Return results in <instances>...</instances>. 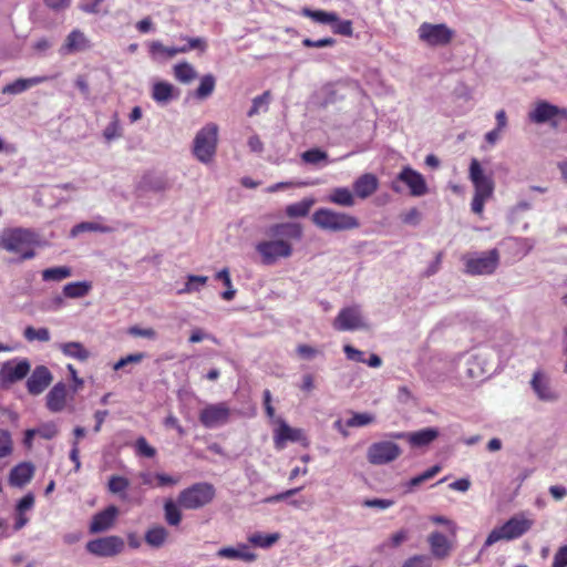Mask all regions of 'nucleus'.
<instances>
[{
	"label": "nucleus",
	"mask_w": 567,
	"mask_h": 567,
	"mask_svg": "<svg viewBox=\"0 0 567 567\" xmlns=\"http://www.w3.org/2000/svg\"><path fill=\"white\" fill-rule=\"evenodd\" d=\"M66 385L63 382L56 383L47 394V408L53 413L63 411L66 405Z\"/></svg>",
	"instance_id": "obj_24"
},
{
	"label": "nucleus",
	"mask_w": 567,
	"mask_h": 567,
	"mask_svg": "<svg viewBox=\"0 0 567 567\" xmlns=\"http://www.w3.org/2000/svg\"><path fill=\"white\" fill-rule=\"evenodd\" d=\"M37 243V236L33 231L23 228H13L6 230L0 239L3 249L10 252L19 254L21 259H32L34 257L33 245Z\"/></svg>",
	"instance_id": "obj_3"
},
{
	"label": "nucleus",
	"mask_w": 567,
	"mask_h": 567,
	"mask_svg": "<svg viewBox=\"0 0 567 567\" xmlns=\"http://www.w3.org/2000/svg\"><path fill=\"white\" fill-rule=\"evenodd\" d=\"M530 386L542 401H555L558 398L551 390L549 378L540 370L534 372Z\"/></svg>",
	"instance_id": "obj_21"
},
{
	"label": "nucleus",
	"mask_w": 567,
	"mask_h": 567,
	"mask_svg": "<svg viewBox=\"0 0 567 567\" xmlns=\"http://www.w3.org/2000/svg\"><path fill=\"white\" fill-rule=\"evenodd\" d=\"M230 417V409L225 402L207 404L199 412V421L207 429L225 425Z\"/></svg>",
	"instance_id": "obj_10"
},
{
	"label": "nucleus",
	"mask_w": 567,
	"mask_h": 567,
	"mask_svg": "<svg viewBox=\"0 0 567 567\" xmlns=\"http://www.w3.org/2000/svg\"><path fill=\"white\" fill-rule=\"evenodd\" d=\"M173 71L175 79L184 84L190 83L198 76L195 68L188 62L177 63Z\"/></svg>",
	"instance_id": "obj_33"
},
{
	"label": "nucleus",
	"mask_w": 567,
	"mask_h": 567,
	"mask_svg": "<svg viewBox=\"0 0 567 567\" xmlns=\"http://www.w3.org/2000/svg\"><path fill=\"white\" fill-rule=\"evenodd\" d=\"M402 453L401 447L390 441L373 443L368 450V460L371 464L382 465L396 460Z\"/></svg>",
	"instance_id": "obj_11"
},
{
	"label": "nucleus",
	"mask_w": 567,
	"mask_h": 567,
	"mask_svg": "<svg viewBox=\"0 0 567 567\" xmlns=\"http://www.w3.org/2000/svg\"><path fill=\"white\" fill-rule=\"evenodd\" d=\"M394 504L391 499H382V498H373V499H365L362 502L363 506L367 507H373L378 509H386L391 507Z\"/></svg>",
	"instance_id": "obj_60"
},
{
	"label": "nucleus",
	"mask_w": 567,
	"mask_h": 567,
	"mask_svg": "<svg viewBox=\"0 0 567 567\" xmlns=\"http://www.w3.org/2000/svg\"><path fill=\"white\" fill-rule=\"evenodd\" d=\"M333 327L340 331H348L354 328V309L351 307L340 311L333 322Z\"/></svg>",
	"instance_id": "obj_34"
},
{
	"label": "nucleus",
	"mask_w": 567,
	"mask_h": 567,
	"mask_svg": "<svg viewBox=\"0 0 567 567\" xmlns=\"http://www.w3.org/2000/svg\"><path fill=\"white\" fill-rule=\"evenodd\" d=\"M390 436L393 439H406L412 446L421 447L432 443L439 436V431L434 427H426L412 433H392Z\"/></svg>",
	"instance_id": "obj_20"
},
{
	"label": "nucleus",
	"mask_w": 567,
	"mask_h": 567,
	"mask_svg": "<svg viewBox=\"0 0 567 567\" xmlns=\"http://www.w3.org/2000/svg\"><path fill=\"white\" fill-rule=\"evenodd\" d=\"M470 179L474 186V196L471 203V209L476 215H482L485 203L493 197L494 182L492 177L486 176L476 158L470 164Z\"/></svg>",
	"instance_id": "obj_2"
},
{
	"label": "nucleus",
	"mask_w": 567,
	"mask_h": 567,
	"mask_svg": "<svg viewBox=\"0 0 567 567\" xmlns=\"http://www.w3.org/2000/svg\"><path fill=\"white\" fill-rule=\"evenodd\" d=\"M441 471H442V466L441 465H437V464L433 465L432 467H430L429 470H426L422 474L412 477L410 480V482H409V487L412 488V487H416V486L421 485L422 483L433 478Z\"/></svg>",
	"instance_id": "obj_50"
},
{
	"label": "nucleus",
	"mask_w": 567,
	"mask_h": 567,
	"mask_svg": "<svg viewBox=\"0 0 567 567\" xmlns=\"http://www.w3.org/2000/svg\"><path fill=\"white\" fill-rule=\"evenodd\" d=\"M86 549L99 557H112L124 549V540L120 536H106L90 540Z\"/></svg>",
	"instance_id": "obj_13"
},
{
	"label": "nucleus",
	"mask_w": 567,
	"mask_h": 567,
	"mask_svg": "<svg viewBox=\"0 0 567 567\" xmlns=\"http://www.w3.org/2000/svg\"><path fill=\"white\" fill-rule=\"evenodd\" d=\"M72 276V270L68 266L47 268L42 271L44 281H62Z\"/></svg>",
	"instance_id": "obj_40"
},
{
	"label": "nucleus",
	"mask_w": 567,
	"mask_h": 567,
	"mask_svg": "<svg viewBox=\"0 0 567 567\" xmlns=\"http://www.w3.org/2000/svg\"><path fill=\"white\" fill-rule=\"evenodd\" d=\"M364 355V352L357 350V362L367 363L372 368H378L382 364V360L378 354L372 353L370 354L369 359H365Z\"/></svg>",
	"instance_id": "obj_59"
},
{
	"label": "nucleus",
	"mask_w": 567,
	"mask_h": 567,
	"mask_svg": "<svg viewBox=\"0 0 567 567\" xmlns=\"http://www.w3.org/2000/svg\"><path fill=\"white\" fill-rule=\"evenodd\" d=\"M164 516L165 520L171 526L179 525L182 520V512L179 509L178 502L175 503L172 499H167L164 503Z\"/></svg>",
	"instance_id": "obj_39"
},
{
	"label": "nucleus",
	"mask_w": 567,
	"mask_h": 567,
	"mask_svg": "<svg viewBox=\"0 0 567 567\" xmlns=\"http://www.w3.org/2000/svg\"><path fill=\"white\" fill-rule=\"evenodd\" d=\"M152 99L159 105H167L179 96V90L166 81H157L152 85Z\"/></svg>",
	"instance_id": "obj_23"
},
{
	"label": "nucleus",
	"mask_w": 567,
	"mask_h": 567,
	"mask_svg": "<svg viewBox=\"0 0 567 567\" xmlns=\"http://www.w3.org/2000/svg\"><path fill=\"white\" fill-rule=\"evenodd\" d=\"M136 451L140 455L146 457H154L156 454V450L151 446L145 437H138L135 443Z\"/></svg>",
	"instance_id": "obj_56"
},
{
	"label": "nucleus",
	"mask_w": 567,
	"mask_h": 567,
	"mask_svg": "<svg viewBox=\"0 0 567 567\" xmlns=\"http://www.w3.org/2000/svg\"><path fill=\"white\" fill-rule=\"evenodd\" d=\"M130 482L123 476H111L109 480L107 488L112 494L120 495L121 499H127L125 491L128 488Z\"/></svg>",
	"instance_id": "obj_41"
},
{
	"label": "nucleus",
	"mask_w": 567,
	"mask_h": 567,
	"mask_svg": "<svg viewBox=\"0 0 567 567\" xmlns=\"http://www.w3.org/2000/svg\"><path fill=\"white\" fill-rule=\"evenodd\" d=\"M312 223L327 231H342L354 227V218L330 208H319L312 214Z\"/></svg>",
	"instance_id": "obj_7"
},
{
	"label": "nucleus",
	"mask_w": 567,
	"mask_h": 567,
	"mask_svg": "<svg viewBox=\"0 0 567 567\" xmlns=\"http://www.w3.org/2000/svg\"><path fill=\"white\" fill-rule=\"evenodd\" d=\"M208 278L206 276H196L189 275L187 277V281L185 287L178 291V293H190L200 291V289L206 285Z\"/></svg>",
	"instance_id": "obj_46"
},
{
	"label": "nucleus",
	"mask_w": 567,
	"mask_h": 567,
	"mask_svg": "<svg viewBox=\"0 0 567 567\" xmlns=\"http://www.w3.org/2000/svg\"><path fill=\"white\" fill-rule=\"evenodd\" d=\"M465 271L472 276L492 275L499 264L497 249L483 252L476 257H465Z\"/></svg>",
	"instance_id": "obj_9"
},
{
	"label": "nucleus",
	"mask_w": 567,
	"mask_h": 567,
	"mask_svg": "<svg viewBox=\"0 0 567 567\" xmlns=\"http://www.w3.org/2000/svg\"><path fill=\"white\" fill-rule=\"evenodd\" d=\"M23 337L30 342H32V341L48 342L51 338V334H50V331L48 328L35 329V328L29 326L24 329Z\"/></svg>",
	"instance_id": "obj_47"
},
{
	"label": "nucleus",
	"mask_w": 567,
	"mask_h": 567,
	"mask_svg": "<svg viewBox=\"0 0 567 567\" xmlns=\"http://www.w3.org/2000/svg\"><path fill=\"white\" fill-rule=\"evenodd\" d=\"M117 515L118 509L114 505H110L104 511L96 513L92 517L90 524V533L99 534L110 529L113 526Z\"/></svg>",
	"instance_id": "obj_19"
},
{
	"label": "nucleus",
	"mask_w": 567,
	"mask_h": 567,
	"mask_svg": "<svg viewBox=\"0 0 567 567\" xmlns=\"http://www.w3.org/2000/svg\"><path fill=\"white\" fill-rule=\"evenodd\" d=\"M430 520L433 523V524H436V525H444L447 529V532L450 533V535L454 538L456 537V534H457V525L455 522L444 517V516H440V515H433L430 517Z\"/></svg>",
	"instance_id": "obj_54"
},
{
	"label": "nucleus",
	"mask_w": 567,
	"mask_h": 567,
	"mask_svg": "<svg viewBox=\"0 0 567 567\" xmlns=\"http://www.w3.org/2000/svg\"><path fill=\"white\" fill-rule=\"evenodd\" d=\"M402 567H433V559L430 555H413L409 557Z\"/></svg>",
	"instance_id": "obj_52"
},
{
	"label": "nucleus",
	"mask_w": 567,
	"mask_h": 567,
	"mask_svg": "<svg viewBox=\"0 0 567 567\" xmlns=\"http://www.w3.org/2000/svg\"><path fill=\"white\" fill-rule=\"evenodd\" d=\"M55 76L53 75H37L28 79H18L12 83L7 84L2 87L3 94L17 95L25 92L27 90L39 85L41 83L48 82Z\"/></svg>",
	"instance_id": "obj_22"
},
{
	"label": "nucleus",
	"mask_w": 567,
	"mask_h": 567,
	"mask_svg": "<svg viewBox=\"0 0 567 567\" xmlns=\"http://www.w3.org/2000/svg\"><path fill=\"white\" fill-rule=\"evenodd\" d=\"M13 452V441L8 430L0 429V458L8 457Z\"/></svg>",
	"instance_id": "obj_49"
},
{
	"label": "nucleus",
	"mask_w": 567,
	"mask_h": 567,
	"mask_svg": "<svg viewBox=\"0 0 567 567\" xmlns=\"http://www.w3.org/2000/svg\"><path fill=\"white\" fill-rule=\"evenodd\" d=\"M332 31L334 33L350 35L352 32V23L351 21H340L339 17L336 14V21L330 24Z\"/></svg>",
	"instance_id": "obj_57"
},
{
	"label": "nucleus",
	"mask_w": 567,
	"mask_h": 567,
	"mask_svg": "<svg viewBox=\"0 0 567 567\" xmlns=\"http://www.w3.org/2000/svg\"><path fill=\"white\" fill-rule=\"evenodd\" d=\"M426 542L430 547L431 557L444 560L450 557L454 549L453 540L449 539L444 534L434 530L427 535Z\"/></svg>",
	"instance_id": "obj_17"
},
{
	"label": "nucleus",
	"mask_w": 567,
	"mask_h": 567,
	"mask_svg": "<svg viewBox=\"0 0 567 567\" xmlns=\"http://www.w3.org/2000/svg\"><path fill=\"white\" fill-rule=\"evenodd\" d=\"M533 522L524 517H512L501 527L494 528L485 539L484 547H489L499 540L519 538L532 528Z\"/></svg>",
	"instance_id": "obj_6"
},
{
	"label": "nucleus",
	"mask_w": 567,
	"mask_h": 567,
	"mask_svg": "<svg viewBox=\"0 0 567 567\" xmlns=\"http://www.w3.org/2000/svg\"><path fill=\"white\" fill-rule=\"evenodd\" d=\"M144 358H145V353H143V352L128 354L126 357L121 358L117 362H115L113 365V370L118 371L130 364H137V363L142 362V360Z\"/></svg>",
	"instance_id": "obj_53"
},
{
	"label": "nucleus",
	"mask_w": 567,
	"mask_h": 567,
	"mask_svg": "<svg viewBox=\"0 0 567 567\" xmlns=\"http://www.w3.org/2000/svg\"><path fill=\"white\" fill-rule=\"evenodd\" d=\"M34 466L30 462H22L16 465L9 475V483L14 487H22L28 484L34 475Z\"/></svg>",
	"instance_id": "obj_25"
},
{
	"label": "nucleus",
	"mask_w": 567,
	"mask_h": 567,
	"mask_svg": "<svg viewBox=\"0 0 567 567\" xmlns=\"http://www.w3.org/2000/svg\"><path fill=\"white\" fill-rule=\"evenodd\" d=\"M148 53L153 61L161 62L177 55L175 47H166L161 41H151L148 43Z\"/></svg>",
	"instance_id": "obj_28"
},
{
	"label": "nucleus",
	"mask_w": 567,
	"mask_h": 567,
	"mask_svg": "<svg viewBox=\"0 0 567 567\" xmlns=\"http://www.w3.org/2000/svg\"><path fill=\"white\" fill-rule=\"evenodd\" d=\"M168 538V530L163 526H153L145 533V542L153 548H159L164 546Z\"/></svg>",
	"instance_id": "obj_29"
},
{
	"label": "nucleus",
	"mask_w": 567,
	"mask_h": 567,
	"mask_svg": "<svg viewBox=\"0 0 567 567\" xmlns=\"http://www.w3.org/2000/svg\"><path fill=\"white\" fill-rule=\"evenodd\" d=\"M53 375L45 365H38L27 380V389L31 395H39L51 384Z\"/></svg>",
	"instance_id": "obj_18"
},
{
	"label": "nucleus",
	"mask_w": 567,
	"mask_h": 567,
	"mask_svg": "<svg viewBox=\"0 0 567 567\" xmlns=\"http://www.w3.org/2000/svg\"><path fill=\"white\" fill-rule=\"evenodd\" d=\"M217 556L227 559H238L245 563L256 560L257 556L246 544H238L236 547H223L217 551Z\"/></svg>",
	"instance_id": "obj_26"
},
{
	"label": "nucleus",
	"mask_w": 567,
	"mask_h": 567,
	"mask_svg": "<svg viewBox=\"0 0 567 567\" xmlns=\"http://www.w3.org/2000/svg\"><path fill=\"white\" fill-rule=\"evenodd\" d=\"M28 359H12L4 362L0 370V381L3 385L21 381L30 372Z\"/></svg>",
	"instance_id": "obj_14"
},
{
	"label": "nucleus",
	"mask_w": 567,
	"mask_h": 567,
	"mask_svg": "<svg viewBox=\"0 0 567 567\" xmlns=\"http://www.w3.org/2000/svg\"><path fill=\"white\" fill-rule=\"evenodd\" d=\"M278 539V534L255 533L248 537L250 544L260 548H268L272 546Z\"/></svg>",
	"instance_id": "obj_43"
},
{
	"label": "nucleus",
	"mask_w": 567,
	"mask_h": 567,
	"mask_svg": "<svg viewBox=\"0 0 567 567\" xmlns=\"http://www.w3.org/2000/svg\"><path fill=\"white\" fill-rule=\"evenodd\" d=\"M123 135L122 126L118 120V115L114 113L112 121L106 125L103 131V136L107 142L120 138Z\"/></svg>",
	"instance_id": "obj_45"
},
{
	"label": "nucleus",
	"mask_w": 567,
	"mask_h": 567,
	"mask_svg": "<svg viewBox=\"0 0 567 567\" xmlns=\"http://www.w3.org/2000/svg\"><path fill=\"white\" fill-rule=\"evenodd\" d=\"M179 483V476H173L165 473H156L155 474V486L156 487H167L174 486Z\"/></svg>",
	"instance_id": "obj_55"
},
{
	"label": "nucleus",
	"mask_w": 567,
	"mask_h": 567,
	"mask_svg": "<svg viewBox=\"0 0 567 567\" xmlns=\"http://www.w3.org/2000/svg\"><path fill=\"white\" fill-rule=\"evenodd\" d=\"M217 137L218 126L215 123H207L197 132L193 152L199 162L207 164L212 161L217 148Z\"/></svg>",
	"instance_id": "obj_4"
},
{
	"label": "nucleus",
	"mask_w": 567,
	"mask_h": 567,
	"mask_svg": "<svg viewBox=\"0 0 567 567\" xmlns=\"http://www.w3.org/2000/svg\"><path fill=\"white\" fill-rule=\"evenodd\" d=\"M215 497V488L209 483H195L183 489L178 497V505L185 509H198L209 504Z\"/></svg>",
	"instance_id": "obj_5"
},
{
	"label": "nucleus",
	"mask_w": 567,
	"mask_h": 567,
	"mask_svg": "<svg viewBox=\"0 0 567 567\" xmlns=\"http://www.w3.org/2000/svg\"><path fill=\"white\" fill-rule=\"evenodd\" d=\"M181 40L186 41V43L181 47H175L177 54L187 53L193 49H199L200 51H205L207 47L206 41L203 38L181 37Z\"/></svg>",
	"instance_id": "obj_48"
},
{
	"label": "nucleus",
	"mask_w": 567,
	"mask_h": 567,
	"mask_svg": "<svg viewBox=\"0 0 567 567\" xmlns=\"http://www.w3.org/2000/svg\"><path fill=\"white\" fill-rule=\"evenodd\" d=\"M91 41L85 33L79 29H74L65 37L63 44L59 49V53L62 56H68L84 52L91 49Z\"/></svg>",
	"instance_id": "obj_16"
},
{
	"label": "nucleus",
	"mask_w": 567,
	"mask_h": 567,
	"mask_svg": "<svg viewBox=\"0 0 567 567\" xmlns=\"http://www.w3.org/2000/svg\"><path fill=\"white\" fill-rule=\"evenodd\" d=\"M396 181L405 184L412 196L420 197L427 193L425 178L421 173L410 166H404L401 169V172L398 174Z\"/></svg>",
	"instance_id": "obj_15"
},
{
	"label": "nucleus",
	"mask_w": 567,
	"mask_h": 567,
	"mask_svg": "<svg viewBox=\"0 0 567 567\" xmlns=\"http://www.w3.org/2000/svg\"><path fill=\"white\" fill-rule=\"evenodd\" d=\"M441 471H442V466L441 465H437V464L433 465L432 467H430L429 470H426L422 474L412 477L410 480V482H409V487L412 488V487H416V486L421 485L422 483L433 478Z\"/></svg>",
	"instance_id": "obj_51"
},
{
	"label": "nucleus",
	"mask_w": 567,
	"mask_h": 567,
	"mask_svg": "<svg viewBox=\"0 0 567 567\" xmlns=\"http://www.w3.org/2000/svg\"><path fill=\"white\" fill-rule=\"evenodd\" d=\"M301 14L323 25H330L332 22L336 21V13L322 10H311L308 8H303Z\"/></svg>",
	"instance_id": "obj_38"
},
{
	"label": "nucleus",
	"mask_w": 567,
	"mask_h": 567,
	"mask_svg": "<svg viewBox=\"0 0 567 567\" xmlns=\"http://www.w3.org/2000/svg\"><path fill=\"white\" fill-rule=\"evenodd\" d=\"M553 567H567V546H561L555 554Z\"/></svg>",
	"instance_id": "obj_63"
},
{
	"label": "nucleus",
	"mask_w": 567,
	"mask_h": 567,
	"mask_svg": "<svg viewBox=\"0 0 567 567\" xmlns=\"http://www.w3.org/2000/svg\"><path fill=\"white\" fill-rule=\"evenodd\" d=\"M301 489H302V487L291 488V489L282 492V493L269 496V497L265 498L264 502L267 504L277 503V502L284 501V499L297 494Z\"/></svg>",
	"instance_id": "obj_61"
},
{
	"label": "nucleus",
	"mask_w": 567,
	"mask_h": 567,
	"mask_svg": "<svg viewBox=\"0 0 567 567\" xmlns=\"http://www.w3.org/2000/svg\"><path fill=\"white\" fill-rule=\"evenodd\" d=\"M401 219L408 225H417L421 220V214L416 208H411L406 213L402 214Z\"/></svg>",
	"instance_id": "obj_62"
},
{
	"label": "nucleus",
	"mask_w": 567,
	"mask_h": 567,
	"mask_svg": "<svg viewBox=\"0 0 567 567\" xmlns=\"http://www.w3.org/2000/svg\"><path fill=\"white\" fill-rule=\"evenodd\" d=\"M216 80L212 74L204 75L196 90V96L199 100H205L214 92Z\"/></svg>",
	"instance_id": "obj_44"
},
{
	"label": "nucleus",
	"mask_w": 567,
	"mask_h": 567,
	"mask_svg": "<svg viewBox=\"0 0 567 567\" xmlns=\"http://www.w3.org/2000/svg\"><path fill=\"white\" fill-rule=\"evenodd\" d=\"M278 427L274 432V445L276 450L281 451L286 447L287 442H299L308 445V440L301 429L291 427L282 419H277Z\"/></svg>",
	"instance_id": "obj_12"
},
{
	"label": "nucleus",
	"mask_w": 567,
	"mask_h": 567,
	"mask_svg": "<svg viewBox=\"0 0 567 567\" xmlns=\"http://www.w3.org/2000/svg\"><path fill=\"white\" fill-rule=\"evenodd\" d=\"M313 204L315 200L312 198H305L298 203L288 205L286 207V214L291 218L305 217L308 215Z\"/></svg>",
	"instance_id": "obj_37"
},
{
	"label": "nucleus",
	"mask_w": 567,
	"mask_h": 567,
	"mask_svg": "<svg viewBox=\"0 0 567 567\" xmlns=\"http://www.w3.org/2000/svg\"><path fill=\"white\" fill-rule=\"evenodd\" d=\"M378 178L373 174H364L357 179V196L365 198L378 188Z\"/></svg>",
	"instance_id": "obj_30"
},
{
	"label": "nucleus",
	"mask_w": 567,
	"mask_h": 567,
	"mask_svg": "<svg viewBox=\"0 0 567 567\" xmlns=\"http://www.w3.org/2000/svg\"><path fill=\"white\" fill-rule=\"evenodd\" d=\"M91 289L92 285L89 281H74L63 287V295L66 298L76 299L85 297Z\"/></svg>",
	"instance_id": "obj_32"
},
{
	"label": "nucleus",
	"mask_w": 567,
	"mask_h": 567,
	"mask_svg": "<svg viewBox=\"0 0 567 567\" xmlns=\"http://www.w3.org/2000/svg\"><path fill=\"white\" fill-rule=\"evenodd\" d=\"M271 101L270 91H265L262 94L252 99L251 107L249 109L247 115L252 117L260 113H266L269 109V104Z\"/></svg>",
	"instance_id": "obj_36"
},
{
	"label": "nucleus",
	"mask_w": 567,
	"mask_h": 567,
	"mask_svg": "<svg viewBox=\"0 0 567 567\" xmlns=\"http://www.w3.org/2000/svg\"><path fill=\"white\" fill-rule=\"evenodd\" d=\"M327 200L339 206L349 207L353 205L354 196L348 188L337 187L330 192Z\"/></svg>",
	"instance_id": "obj_31"
},
{
	"label": "nucleus",
	"mask_w": 567,
	"mask_h": 567,
	"mask_svg": "<svg viewBox=\"0 0 567 567\" xmlns=\"http://www.w3.org/2000/svg\"><path fill=\"white\" fill-rule=\"evenodd\" d=\"M58 348L65 357L73 358L82 362L86 361L90 357V351L82 343L76 341L59 343Z\"/></svg>",
	"instance_id": "obj_27"
},
{
	"label": "nucleus",
	"mask_w": 567,
	"mask_h": 567,
	"mask_svg": "<svg viewBox=\"0 0 567 567\" xmlns=\"http://www.w3.org/2000/svg\"><path fill=\"white\" fill-rule=\"evenodd\" d=\"M301 158L305 163L311 164V165H327L329 163L328 161V154L324 151H321L319 148H312L309 151H306L301 154Z\"/></svg>",
	"instance_id": "obj_42"
},
{
	"label": "nucleus",
	"mask_w": 567,
	"mask_h": 567,
	"mask_svg": "<svg viewBox=\"0 0 567 567\" xmlns=\"http://www.w3.org/2000/svg\"><path fill=\"white\" fill-rule=\"evenodd\" d=\"M268 235L271 239L261 240L256 245V251L260 255L265 265H274L280 258H289L292 252L290 240H300L302 227L298 223H280L269 227Z\"/></svg>",
	"instance_id": "obj_1"
},
{
	"label": "nucleus",
	"mask_w": 567,
	"mask_h": 567,
	"mask_svg": "<svg viewBox=\"0 0 567 567\" xmlns=\"http://www.w3.org/2000/svg\"><path fill=\"white\" fill-rule=\"evenodd\" d=\"M128 333L134 337H142L146 339H155L156 331L152 328H141L137 326L131 327Z\"/></svg>",
	"instance_id": "obj_58"
},
{
	"label": "nucleus",
	"mask_w": 567,
	"mask_h": 567,
	"mask_svg": "<svg viewBox=\"0 0 567 567\" xmlns=\"http://www.w3.org/2000/svg\"><path fill=\"white\" fill-rule=\"evenodd\" d=\"M34 505V497L32 494H27L23 496L19 503L17 504L16 511L18 513H23L31 509Z\"/></svg>",
	"instance_id": "obj_64"
},
{
	"label": "nucleus",
	"mask_w": 567,
	"mask_h": 567,
	"mask_svg": "<svg viewBox=\"0 0 567 567\" xmlns=\"http://www.w3.org/2000/svg\"><path fill=\"white\" fill-rule=\"evenodd\" d=\"M84 231L111 233L112 228L96 221H82L76 224L70 231L71 237H76Z\"/></svg>",
	"instance_id": "obj_35"
},
{
	"label": "nucleus",
	"mask_w": 567,
	"mask_h": 567,
	"mask_svg": "<svg viewBox=\"0 0 567 567\" xmlns=\"http://www.w3.org/2000/svg\"><path fill=\"white\" fill-rule=\"evenodd\" d=\"M419 39L430 47H444L452 42L454 31L445 23L423 22L417 30Z\"/></svg>",
	"instance_id": "obj_8"
}]
</instances>
